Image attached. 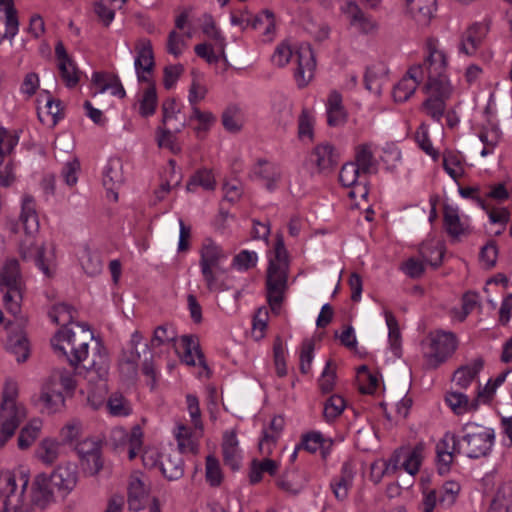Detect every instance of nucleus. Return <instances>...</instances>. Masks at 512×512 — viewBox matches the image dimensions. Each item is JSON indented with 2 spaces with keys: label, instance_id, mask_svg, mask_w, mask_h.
Here are the masks:
<instances>
[{
  "label": "nucleus",
  "instance_id": "nucleus-1",
  "mask_svg": "<svg viewBox=\"0 0 512 512\" xmlns=\"http://www.w3.org/2000/svg\"><path fill=\"white\" fill-rule=\"evenodd\" d=\"M78 331L67 328L59 329L51 339L54 350L65 356L72 366L83 363L86 370L84 378L93 382L95 378L107 377L109 369V358L107 352L99 344L95 351L89 355V342L93 340V334L89 327L84 324H77Z\"/></svg>",
  "mask_w": 512,
  "mask_h": 512
},
{
  "label": "nucleus",
  "instance_id": "nucleus-35",
  "mask_svg": "<svg viewBox=\"0 0 512 512\" xmlns=\"http://www.w3.org/2000/svg\"><path fill=\"white\" fill-rule=\"evenodd\" d=\"M353 163L359 167L366 177L375 171L376 161L370 144L365 143L356 147L355 161Z\"/></svg>",
  "mask_w": 512,
  "mask_h": 512
},
{
  "label": "nucleus",
  "instance_id": "nucleus-41",
  "mask_svg": "<svg viewBox=\"0 0 512 512\" xmlns=\"http://www.w3.org/2000/svg\"><path fill=\"white\" fill-rule=\"evenodd\" d=\"M37 114L43 124L54 127L63 117L61 102L59 100L48 99L44 108H38Z\"/></svg>",
  "mask_w": 512,
  "mask_h": 512
},
{
  "label": "nucleus",
  "instance_id": "nucleus-23",
  "mask_svg": "<svg viewBox=\"0 0 512 512\" xmlns=\"http://www.w3.org/2000/svg\"><path fill=\"white\" fill-rule=\"evenodd\" d=\"M20 221L28 236L33 235L39 229L38 214L36 212L35 199L31 195H24L22 199Z\"/></svg>",
  "mask_w": 512,
  "mask_h": 512
},
{
  "label": "nucleus",
  "instance_id": "nucleus-32",
  "mask_svg": "<svg viewBox=\"0 0 512 512\" xmlns=\"http://www.w3.org/2000/svg\"><path fill=\"white\" fill-rule=\"evenodd\" d=\"M181 345L183 348L182 360L184 363L194 366L196 364L195 356H197L199 365L206 367L204 355L200 349L197 339L194 336L183 335L181 337Z\"/></svg>",
  "mask_w": 512,
  "mask_h": 512
},
{
  "label": "nucleus",
  "instance_id": "nucleus-3",
  "mask_svg": "<svg viewBox=\"0 0 512 512\" xmlns=\"http://www.w3.org/2000/svg\"><path fill=\"white\" fill-rule=\"evenodd\" d=\"M462 432L461 438H451L452 447L457 450V454L463 453L468 458L478 459L491 453L495 440L493 429L469 422L462 427Z\"/></svg>",
  "mask_w": 512,
  "mask_h": 512
},
{
  "label": "nucleus",
  "instance_id": "nucleus-54",
  "mask_svg": "<svg viewBox=\"0 0 512 512\" xmlns=\"http://www.w3.org/2000/svg\"><path fill=\"white\" fill-rule=\"evenodd\" d=\"M107 408L113 416H128L132 409L129 401L121 393H113L107 401Z\"/></svg>",
  "mask_w": 512,
  "mask_h": 512
},
{
  "label": "nucleus",
  "instance_id": "nucleus-14",
  "mask_svg": "<svg viewBox=\"0 0 512 512\" xmlns=\"http://www.w3.org/2000/svg\"><path fill=\"white\" fill-rule=\"evenodd\" d=\"M52 486L53 484L50 477L44 473L38 474L32 483V503L40 508H45L50 504L54 500Z\"/></svg>",
  "mask_w": 512,
  "mask_h": 512
},
{
  "label": "nucleus",
  "instance_id": "nucleus-48",
  "mask_svg": "<svg viewBox=\"0 0 512 512\" xmlns=\"http://www.w3.org/2000/svg\"><path fill=\"white\" fill-rule=\"evenodd\" d=\"M444 224L448 234L454 238L466 234L467 228L461 223L457 210L450 206L444 208Z\"/></svg>",
  "mask_w": 512,
  "mask_h": 512
},
{
  "label": "nucleus",
  "instance_id": "nucleus-16",
  "mask_svg": "<svg viewBox=\"0 0 512 512\" xmlns=\"http://www.w3.org/2000/svg\"><path fill=\"white\" fill-rule=\"evenodd\" d=\"M310 160L319 172H329L337 165L338 155L331 144L322 143L313 149Z\"/></svg>",
  "mask_w": 512,
  "mask_h": 512
},
{
  "label": "nucleus",
  "instance_id": "nucleus-58",
  "mask_svg": "<svg viewBox=\"0 0 512 512\" xmlns=\"http://www.w3.org/2000/svg\"><path fill=\"white\" fill-rule=\"evenodd\" d=\"M176 439L181 452H197V443L193 439L190 428L180 424L177 426Z\"/></svg>",
  "mask_w": 512,
  "mask_h": 512
},
{
  "label": "nucleus",
  "instance_id": "nucleus-42",
  "mask_svg": "<svg viewBox=\"0 0 512 512\" xmlns=\"http://www.w3.org/2000/svg\"><path fill=\"white\" fill-rule=\"evenodd\" d=\"M53 387L60 388L68 394H73L76 388V381L71 372L65 369L54 370L46 381Z\"/></svg>",
  "mask_w": 512,
  "mask_h": 512
},
{
  "label": "nucleus",
  "instance_id": "nucleus-30",
  "mask_svg": "<svg viewBox=\"0 0 512 512\" xmlns=\"http://www.w3.org/2000/svg\"><path fill=\"white\" fill-rule=\"evenodd\" d=\"M365 87L372 93L379 95L387 83V69L384 65L369 67L365 73Z\"/></svg>",
  "mask_w": 512,
  "mask_h": 512
},
{
  "label": "nucleus",
  "instance_id": "nucleus-26",
  "mask_svg": "<svg viewBox=\"0 0 512 512\" xmlns=\"http://www.w3.org/2000/svg\"><path fill=\"white\" fill-rule=\"evenodd\" d=\"M222 454L225 465L229 466L232 470L239 469L241 457L235 432H225L222 443Z\"/></svg>",
  "mask_w": 512,
  "mask_h": 512
},
{
  "label": "nucleus",
  "instance_id": "nucleus-64",
  "mask_svg": "<svg viewBox=\"0 0 512 512\" xmlns=\"http://www.w3.org/2000/svg\"><path fill=\"white\" fill-rule=\"evenodd\" d=\"M313 126L314 119L311 114L306 110H302L298 119V136L301 140L307 138L309 141L313 140Z\"/></svg>",
  "mask_w": 512,
  "mask_h": 512
},
{
  "label": "nucleus",
  "instance_id": "nucleus-43",
  "mask_svg": "<svg viewBox=\"0 0 512 512\" xmlns=\"http://www.w3.org/2000/svg\"><path fill=\"white\" fill-rule=\"evenodd\" d=\"M198 187L204 190H214L216 187V180L211 170L200 169L196 171L187 183V191L195 192Z\"/></svg>",
  "mask_w": 512,
  "mask_h": 512
},
{
  "label": "nucleus",
  "instance_id": "nucleus-62",
  "mask_svg": "<svg viewBox=\"0 0 512 512\" xmlns=\"http://www.w3.org/2000/svg\"><path fill=\"white\" fill-rule=\"evenodd\" d=\"M176 339V333L171 325L164 324L155 328L151 339V347H159Z\"/></svg>",
  "mask_w": 512,
  "mask_h": 512
},
{
  "label": "nucleus",
  "instance_id": "nucleus-4",
  "mask_svg": "<svg viewBox=\"0 0 512 512\" xmlns=\"http://www.w3.org/2000/svg\"><path fill=\"white\" fill-rule=\"evenodd\" d=\"M0 290L6 310L18 315L23 299V279L16 259H8L0 270Z\"/></svg>",
  "mask_w": 512,
  "mask_h": 512
},
{
  "label": "nucleus",
  "instance_id": "nucleus-11",
  "mask_svg": "<svg viewBox=\"0 0 512 512\" xmlns=\"http://www.w3.org/2000/svg\"><path fill=\"white\" fill-rule=\"evenodd\" d=\"M296 57L295 78L299 87H305L313 77L316 67L315 57L309 45L301 46L296 53Z\"/></svg>",
  "mask_w": 512,
  "mask_h": 512
},
{
  "label": "nucleus",
  "instance_id": "nucleus-45",
  "mask_svg": "<svg viewBox=\"0 0 512 512\" xmlns=\"http://www.w3.org/2000/svg\"><path fill=\"white\" fill-rule=\"evenodd\" d=\"M60 443L54 439H43L36 451L38 459L46 465H52L59 457Z\"/></svg>",
  "mask_w": 512,
  "mask_h": 512
},
{
  "label": "nucleus",
  "instance_id": "nucleus-7",
  "mask_svg": "<svg viewBox=\"0 0 512 512\" xmlns=\"http://www.w3.org/2000/svg\"><path fill=\"white\" fill-rule=\"evenodd\" d=\"M16 396V383L12 381L6 382L1 404L0 424L15 425V429L26 418V410L23 406L16 403Z\"/></svg>",
  "mask_w": 512,
  "mask_h": 512
},
{
  "label": "nucleus",
  "instance_id": "nucleus-6",
  "mask_svg": "<svg viewBox=\"0 0 512 512\" xmlns=\"http://www.w3.org/2000/svg\"><path fill=\"white\" fill-rule=\"evenodd\" d=\"M423 91L427 98L422 103V111L434 121L440 122L446 110V101L451 94L448 81L432 79L426 82Z\"/></svg>",
  "mask_w": 512,
  "mask_h": 512
},
{
  "label": "nucleus",
  "instance_id": "nucleus-28",
  "mask_svg": "<svg viewBox=\"0 0 512 512\" xmlns=\"http://www.w3.org/2000/svg\"><path fill=\"white\" fill-rule=\"evenodd\" d=\"M252 177L263 182L268 190H274L281 179V172L276 165L259 160L254 168Z\"/></svg>",
  "mask_w": 512,
  "mask_h": 512
},
{
  "label": "nucleus",
  "instance_id": "nucleus-57",
  "mask_svg": "<svg viewBox=\"0 0 512 512\" xmlns=\"http://www.w3.org/2000/svg\"><path fill=\"white\" fill-rule=\"evenodd\" d=\"M445 401L457 415H462L470 410L468 396L461 392H448L445 396Z\"/></svg>",
  "mask_w": 512,
  "mask_h": 512
},
{
  "label": "nucleus",
  "instance_id": "nucleus-24",
  "mask_svg": "<svg viewBox=\"0 0 512 512\" xmlns=\"http://www.w3.org/2000/svg\"><path fill=\"white\" fill-rule=\"evenodd\" d=\"M446 65L447 60L445 54L435 47H430L429 55L423 64L428 73V81L432 79L447 81L446 77L443 76Z\"/></svg>",
  "mask_w": 512,
  "mask_h": 512
},
{
  "label": "nucleus",
  "instance_id": "nucleus-13",
  "mask_svg": "<svg viewBox=\"0 0 512 512\" xmlns=\"http://www.w3.org/2000/svg\"><path fill=\"white\" fill-rule=\"evenodd\" d=\"M78 455L86 460L88 469L92 475L97 474L103 467L101 460V447L99 442L85 439L76 446Z\"/></svg>",
  "mask_w": 512,
  "mask_h": 512
},
{
  "label": "nucleus",
  "instance_id": "nucleus-56",
  "mask_svg": "<svg viewBox=\"0 0 512 512\" xmlns=\"http://www.w3.org/2000/svg\"><path fill=\"white\" fill-rule=\"evenodd\" d=\"M336 367L332 360L326 362V366L318 379V386L323 394L333 391L336 381Z\"/></svg>",
  "mask_w": 512,
  "mask_h": 512
},
{
  "label": "nucleus",
  "instance_id": "nucleus-34",
  "mask_svg": "<svg viewBox=\"0 0 512 512\" xmlns=\"http://www.w3.org/2000/svg\"><path fill=\"white\" fill-rule=\"evenodd\" d=\"M339 181L344 187L365 185L367 177L353 162L344 164L339 173Z\"/></svg>",
  "mask_w": 512,
  "mask_h": 512
},
{
  "label": "nucleus",
  "instance_id": "nucleus-36",
  "mask_svg": "<svg viewBox=\"0 0 512 512\" xmlns=\"http://www.w3.org/2000/svg\"><path fill=\"white\" fill-rule=\"evenodd\" d=\"M148 491L143 481L139 478H131L128 487V507L132 511H139L143 508V500L147 497Z\"/></svg>",
  "mask_w": 512,
  "mask_h": 512
},
{
  "label": "nucleus",
  "instance_id": "nucleus-44",
  "mask_svg": "<svg viewBox=\"0 0 512 512\" xmlns=\"http://www.w3.org/2000/svg\"><path fill=\"white\" fill-rule=\"evenodd\" d=\"M193 120L198 122L194 127L196 136L202 139L215 123L216 118L211 112L201 111L197 106H194L192 107V114L189 117L190 122Z\"/></svg>",
  "mask_w": 512,
  "mask_h": 512
},
{
  "label": "nucleus",
  "instance_id": "nucleus-53",
  "mask_svg": "<svg viewBox=\"0 0 512 512\" xmlns=\"http://www.w3.org/2000/svg\"><path fill=\"white\" fill-rule=\"evenodd\" d=\"M157 106V93L155 84L150 81L149 86L144 90L140 100L139 113L143 117L151 116L155 113Z\"/></svg>",
  "mask_w": 512,
  "mask_h": 512
},
{
  "label": "nucleus",
  "instance_id": "nucleus-21",
  "mask_svg": "<svg viewBox=\"0 0 512 512\" xmlns=\"http://www.w3.org/2000/svg\"><path fill=\"white\" fill-rule=\"evenodd\" d=\"M20 253L23 259H33L36 265L47 277L52 276L53 273L50 270L48 260L45 258V248L43 245H34L32 239L28 237L24 242H22L20 246Z\"/></svg>",
  "mask_w": 512,
  "mask_h": 512
},
{
  "label": "nucleus",
  "instance_id": "nucleus-60",
  "mask_svg": "<svg viewBox=\"0 0 512 512\" xmlns=\"http://www.w3.org/2000/svg\"><path fill=\"white\" fill-rule=\"evenodd\" d=\"M156 141L160 148H167L174 154L179 153L181 150L176 141L175 134L165 127L160 126L157 128Z\"/></svg>",
  "mask_w": 512,
  "mask_h": 512
},
{
  "label": "nucleus",
  "instance_id": "nucleus-37",
  "mask_svg": "<svg viewBox=\"0 0 512 512\" xmlns=\"http://www.w3.org/2000/svg\"><path fill=\"white\" fill-rule=\"evenodd\" d=\"M6 348L15 357L17 362H25L30 354L29 344L23 333L10 335L7 339Z\"/></svg>",
  "mask_w": 512,
  "mask_h": 512
},
{
  "label": "nucleus",
  "instance_id": "nucleus-46",
  "mask_svg": "<svg viewBox=\"0 0 512 512\" xmlns=\"http://www.w3.org/2000/svg\"><path fill=\"white\" fill-rule=\"evenodd\" d=\"M106 377L95 378L93 382L87 383L91 386L87 390V402L93 409H98L100 406L104 404V397L106 394Z\"/></svg>",
  "mask_w": 512,
  "mask_h": 512
},
{
  "label": "nucleus",
  "instance_id": "nucleus-47",
  "mask_svg": "<svg viewBox=\"0 0 512 512\" xmlns=\"http://www.w3.org/2000/svg\"><path fill=\"white\" fill-rule=\"evenodd\" d=\"M42 428V422L39 419H32L23 427L18 436V447L22 450L29 448L39 437Z\"/></svg>",
  "mask_w": 512,
  "mask_h": 512
},
{
  "label": "nucleus",
  "instance_id": "nucleus-39",
  "mask_svg": "<svg viewBox=\"0 0 512 512\" xmlns=\"http://www.w3.org/2000/svg\"><path fill=\"white\" fill-rule=\"evenodd\" d=\"M488 512H512L511 484H504L498 488Z\"/></svg>",
  "mask_w": 512,
  "mask_h": 512
},
{
  "label": "nucleus",
  "instance_id": "nucleus-63",
  "mask_svg": "<svg viewBox=\"0 0 512 512\" xmlns=\"http://www.w3.org/2000/svg\"><path fill=\"white\" fill-rule=\"evenodd\" d=\"M17 475L12 471H3L0 469V497L9 499L16 490Z\"/></svg>",
  "mask_w": 512,
  "mask_h": 512
},
{
  "label": "nucleus",
  "instance_id": "nucleus-5",
  "mask_svg": "<svg viewBox=\"0 0 512 512\" xmlns=\"http://www.w3.org/2000/svg\"><path fill=\"white\" fill-rule=\"evenodd\" d=\"M457 347L456 337L451 332H431L423 342L426 365L435 369L450 357Z\"/></svg>",
  "mask_w": 512,
  "mask_h": 512
},
{
  "label": "nucleus",
  "instance_id": "nucleus-55",
  "mask_svg": "<svg viewBox=\"0 0 512 512\" xmlns=\"http://www.w3.org/2000/svg\"><path fill=\"white\" fill-rule=\"evenodd\" d=\"M224 269H201V274L209 292H219L227 289L221 280Z\"/></svg>",
  "mask_w": 512,
  "mask_h": 512
},
{
  "label": "nucleus",
  "instance_id": "nucleus-31",
  "mask_svg": "<svg viewBox=\"0 0 512 512\" xmlns=\"http://www.w3.org/2000/svg\"><path fill=\"white\" fill-rule=\"evenodd\" d=\"M452 437L456 436L449 433L445 434L444 438L436 446L439 472L441 474L449 471L453 456L457 453V450H454L452 447Z\"/></svg>",
  "mask_w": 512,
  "mask_h": 512
},
{
  "label": "nucleus",
  "instance_id": "nucleus-10",
  "mask_svg": "<svg viewBox=\"0 0 512 512\" xmlns=\"http://www.w3.org/2000/svg\"><path fill=\"white\" fill-rule=\"evenodd\" d=\"M103 185L108 199L118 200V189L124 183L123 163L119 158H111L103 170Z\"/></svg>",
  "mask_w": 512,
  "mask_h": 512
},
{
  "label": "nucleus",
  "instance_id": "nucleus-25",
  "mask_svg": "<svg viewBox=\"0 0 512 512\" xmlns=\"http://www.w3.org/2000/svg\"><path fill=\"white\" fill-rule=\"evenodd\" d=\"M160 467L168 480H178L184 474L183 458L181 453L173 451L161 454Z\"/></svg>",
  "mask_w": 512,
  "mask_h": 512
},
{
  "label": "nucleus",
  "instance_id": "nucleus-22",
  "mask_svg": "<svg viewBox=\"0 0 512 512\" xmlns=\"http://www.w3.org/2000/svg\"><path fill=\"white\" fill-rule=\"evenodd\" d=\"M343 11L349 17L350 24L356 27L361 33L367 34L376 29V23L371 17L367 16L355 2H347Z\"/></svg>",
  "mask_w": 512,
  "mask_h": 512
},
{
  "label": "nucleus",
  "instance_id": "nucleus-29",
  "mask_svg": "<svg viewBox=\"0 0 512 512\" xmlns=\"http://www.w3.org/2000/svg\"><path fill=\"white\" fill-rule=\"evenodd\" d=\"M483 365V360L477 358L472 363L459 367L453 373L452 381L462 389L468 388L482 370Z\"/></svg>",
  "mask_w": 512,
  "mask_h": 512
},
{
  "label": "nucleus",
  "instance_id": "nucleus-61",
  "mask_svg": "<svg viewBox=\"0 0 512 512\" xmlns=\"http://www.w3.org/2000/svg\"><path fill=\"white\" fill-rule=\"evenodd\" d=\"M206 481L213 487H217L222 483L223 475L220 463L213 455L206 457Z\"/></svg>",
  "mask_w": 512,
  "mask_h": 512
},
{
  "label": "nucleus",
  "instance_id": "nucleus-12",
  "mask_svg": "<svg viewBox=\"0 0 512 512\" xmlns=\"http://www.w3.org/2000/svg\"><path fill=\"white\" fill-rule=\"evenodd\" d=\"M50 479L53 486L66 493L74 489L77 484V466L74 463L67 462L60 464L51 474Z\"/></svg>",
  "mask_w": 512,
  "mask_h": 512
},
{
  "label": "nucleus",
  "instance_id": "nucleus-33",
  "mask_svg": "<svg viewBox=\"0 0 512 512\" xmlns=\"http://www.w3.org/2000/svg\"><path fill=\"white\" fill-rule=\"evenodd\" d=\"M44 407L49 413L61 410L65 404V398L60 388H56L45 382L40 397Z\"/></svg>",
  "mask_w": 512,
  "mask_h": 512
},
{
  "label": "nucleus",
  "instance_id": "nucleus-52",
  "mask_svg": "<svg viewBox=\"0 0 512 512\" xmlns=\"http://www.w3.org/2000/svg\"><path fill=\"white\" fill-rule=\"evenodd\" d=\"M222 125L230 133H237L242 129L243 121L240 109L230 106L222 113Z\"/></svg>",
  "mask_w": 512,
  "mask_h": 512
},
{
  "label": "nucleus",
  "instance_id": "nucleus-2",
  "mask_svg": "<svg viewBox=\"0 0 512 512\" xmlns=\"http://www.w3.org/2000/svg\"><path fill=\"white\" fill-rule=\"evenodd\" d=\"M287 250L281 235L277 236L274 247V259H271L267 269L266 289L267 300L271 310L279 313L284 293L287 290L289 264Z\"/></svg>",
  "mask_w": 512,
  "mask_h": 512
},
{
  "label": "nucleus",
  "instance_id": "nucleus-8",
  "mask_svg": "<svg viewBox=\"0 0 512 512\" xmlns=\"http://www.w3.org/2000/svg\"><path fill=\"white\" fill-rule=\"evenodd\" d=\"M143 336L139 331L131 335V339L126 348L123 349L119 359L120 373L126 379H134L138 371V361L140 352L138 346L142 343Z\"/></svg>",
  "mask_w": 512,
  "mask_h": 512
},
{
  "label": "nucleus",
  "instance_id": "nucleus-50",
  "mask_svg": "<svg viewBox=\"0 0 512 512\" xmlns=\"http://www.w3.org/2000/svg\"><path fill=\"white\" fill-rule=\"evenodd\" d=\"M75 313L76 311L72 306L66 303H59L53 305L49 311V317L55 324L66 326L73 321Z\"/></svg>",
  "mask_w": 512,
  "mask_h": 512
},
{
  "label": "nucleus",
  "instance_id": "nucleus-20",
  "mask_svg": "<svg viewBox=\"0 0 512 512\" xmlns=\"http://www.w3.org/2000/svg\"><path fill=\"white\" fill-rule=\"evenodd\" d=\"M355 476V470L351 462H345L342 465L339 476L331 482V488L336 499L342 501L347 498L348 492L352 487Z\"/></svg>",
  "mask_w": 512,
  "mask_h": 512
},
{
  "label": "nucleus",
  "instance_id": "nucleus-27",
  "mask_svg": "<svg viewBox=\"0 0 512 512\" xmlns=\"http://www.w3.org/2000/svg\"><path fill=\"white\" fill-rule=\"evenodd\" d=\"M284 424L285 421L283 417L275 416L272 418L269 429L263 431V436L259 442V451L261 454L268 456L272 453V449L284 428Z\"/></svg>",
  "mask_w": 512,
  "mask_h": 512
},
{
  "label": "nucleus",
  "instance_id": "nucleus-49",
  "mask_svg": "<svg viewBox=\"0 0 512 512\" xmlns=\"http://www.w3.org/2000/svg\"><path fill=\"white\" fill-rule=\"evenodd\" d=\"M461 486L456 481H446L438 492L439 505L443 508H451L460 493Z\"/></svg>",
  "mask_w": 512,
  "mask_h": 512
},
{
  "label": "nucleus",
  "instance_id": "nucleus-18",
  "mask_svg": "<svg viewBox=\"0 0 512 512\" xmlns=\"http://www.w3.org/2000/svg\"><path fill=\"white\" fill-rule=\"evenodd\" d=\"M406 12L419 24L427 25L435 11L436 0H402Z\"/></svg>",
  "mask_w": 512,
  "mask_h": 512
},
{
  "label": "nucleus",
  "instance_id": "nucleus-19",
  "mask_svg": "<svg viewBox=\"0 0 512 512\" xmlns=\"http://www.w3.org/2000/svg\"><path fill=\"white\" fill-rule=\"evenodd\" d=\"M421 70V66L409 69L407 75L394 86L392 95L396 102H405L414 94L419 84L417 75Z\"/></svg>",
  "mask_w": 512,
  "mask_h": 512
},
{
  "label": "nucleus",
  "instance_id": "nucleus-38",
  "mask_svg": "<svg viewBox=\"0 0 512 512\" xmlns=\"http://www.w3.org/2000/svg\"><path fill=\"white\" fill-rule=\"evenodd\" d=\"M251 27L259 30L265 37V40H272L275 33L274 14L270 10H264L259 15H253Z\"/></svg>",
  "mask_w": 512,
  "mask_h": 512
},
{
  "label": "nucleus",
  "instance_id": "nucleus-59",
  "mask_svg": "<svg viewBox=\"0 0 512 512\" xmlns=\"http://www.w3.org/2000/svg\"><path fill=\"white\" fill-rule=\"evenodd\" d=\"M80 262L84 272L89 276H96L102 271V261L100 256L85 250L80 258Z\"/></svg>",
  "mask_w": 512,
  "mask_h": 512
},
{
  "label": "nucleus",
  "instance_id": "nucleus-51",
  "mask_svg": "<svg viewBox=\"0 0 512 512\" xmlns=\"http://www.w3.org/2000/svg\"><path fill=\"white\" fill-rule=\"evenodd\" d=\"M443 168L451 178L457 180L464 174L462 157L453 151H446L443 154Z\"/></svg>",
  "mask_w": 512,
  "mask_h": 512
},
{
  "label": "nucleus",
  "instance_id": "nucleus-17",
  "mask_svg": "<svg viewBox=\"0 0 512 512\" xmlns=\"http://www.w3.org/2000/svg\"><path fill=\"white\" fill-rule=\"evenodd\" d=\"M225 259L226 255L218 245L210 239L205 240L200 250V269H223Z\"/></svg>",
  "mask_w": 512,
  "mask_h": 512
},
{
  "label": "nucleus",
  "instance_id": "nucleus-9",
  "mask_svg": "<svg viewBox=\"0 0 512 512\" xmlns=\"http://www.w3.org/2000/svg\"><path fill=\"white\" fill-rule=\"evenodd\" d=\"M135 58V70L139 82L150 83L149 75L152 73L155 62L152 43L147 38H142L137 41Z\"/></svg>",
  "mask_w": 512,
  "mask_h": 512
},
{
  "label": "nucleus",
  "instance_id": "nucleus-40",
  "mask_svg": "<svg viewBox=\"0 0 512 512\" xmlns=\"http://www.w3.org/2000/svg\"><path fill=\"white\" fill-rule=\"evenodd\" d=\"M346 408V400L339 394L329 396L323 403V419L327 423L334 422Z\"/></svg>",
  "mask_w": 512,
  "mask_h": 512
},
{
  "label": "nucleus",
  "instance_id": "nucleus-15",
  "mask_svg": "<svg viewBox=\"0 0 512 512\" xmlns=\"http://www.w3.org/2000/svg\"><path fill=\"white\" fill-rule=\"evenodd\" d=\"M487 34V28L481 23H475L463 33L459 49L465 55L471 56L476 53Z\"/></svg>",
  "mask_w": 512,
  "mask_h": 512
}]
</instances>
